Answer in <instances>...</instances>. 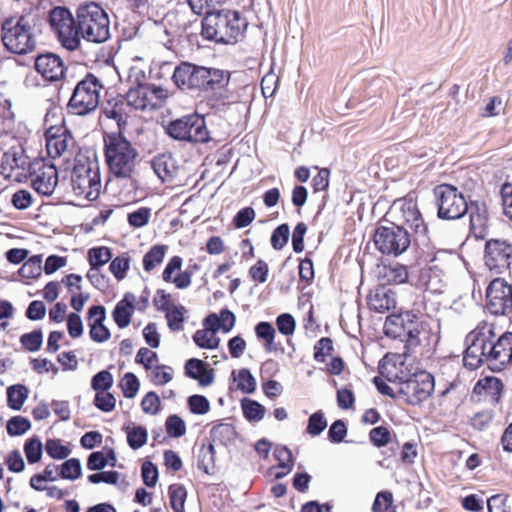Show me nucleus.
I'll return each mask as SVG.
<instances>
[{
	"label": "nucleus",
	"instance_id": "nucleus-1",
	"mask_svg": "<svg viewBox=\"0 0 512 512\" xmlns=\"http://www.w3.org/2000/svg\"><path fill=\"white\" fill-rule=\"evenodd\" d=\"M379 373L386 381L398 384V400L408 406H420L434 393V376L426 370H413L404 361L397 363L386 355L379 364Z\"/></svg>",
	"mask_w": 512,
	"mask_h": 512
},
{
	"label": "nucleus",
	"instance_id": "nucleus-2",
	"mask_svg": "<svg viewBox=\"0 0 512 512\" xmlns=\"http://www.w3.org/2000/svg\"><path fill=\"white\" fill-rule=\"evenodd\" d=\"M248 23L240 12L230 9L214 10L202 19V36L222 44H235L244 38Z\"/></svg>",
	"mask_w": 512,
	"mask_h": 512
},
{
	"label": "nucleus",
	"instance_id": "nucleus-3",
	"mask_svg": "<svg viewBox=\"0 0 512 512\" xmlns=\"http://www.w3.org/2000/svg\"><path fill=\"white\" fill-rule=\"evenodd\" d=\"M103 140L109 174L117 179L132 180L139 155L137 149L121 132L106 134ZM130 182L133 187V182Z\"/></svg>",
	"mask_w": 512,
	"mask_h": 512
},
{
	"label": "nucleus",
	"instance_id": "nucleus-4",
	"mask_svg": "<svg viewBox=\"0 0 512 512\" xmlns=\"http://www.w3.org/2000/svg\"><path fill=\"white\" fill-rule=\"evenodd\" d=\"M502 330L503 327L494 317H487L479 321L465 338L467 347L463 355L464 367L476 370L484 364L486 350Z\"/></svg>",
	"mask_w": 512,
	"mask_h": 512
},
{
	"label": "nucleus",
	"instance_id": "nucleus-5",
	"mask_svg": "<svg viewBox=\"0 0 512 512\" xmlns=\"http://www.w3.org/2000/svg\"><path fill=\"white\" fill-rule=\"evenodd\" d=\"M40 113L43 115L42 121L48 156L55 159L71 154L76 142L71 131L60 119L54 103L48 101L47 106L41 108Z\"/></svg>",
	"mask_w": 512,
	"mask_h": 512
},
{
	"label": "nucleus",
	"instance_id": "nucleus-6",
	"mask_svg": "<svg viewBox=\"0 0 512 512\" xmlns=\"http://www.w3.org/2000/svg\"><path fill=\"white\" fill-rule=\"evenodd\" d=\"M79 38L103 43L110 37V21L105 10L97 3L81 4L76 10Z\"/></svg>",
	"mask_w": 512,
	"mask_h": 512
},
{
	"label": "nucleus",
	"instance_id": "nucleus-7",
	"mask_svg": "<svg viewBox=\"0 0 512 512\" xmlns=\"http://www.w3.org/2000/svg\"><path fill=\"white\" fill-rule=\"evenodd\" d=\"M200 73L197 92L206 93L213 108H223L236 102L233 92L228 88L231 77L229 71L203 66Z\"/></svg>",
	"mask_w": 512,
	"mask_h": 512
},
{
	"label": "nucleus",
	"instance_id": "nucleus-8",
	"mask_svg": "<svg viewBox=\"0 0 512 512\" xmlns=\"http://www.w3.org/2000/svg\"><path fill=\"white\" fill-rule=\"evenodd\" d=\"M101 176L96 161L83 157L76 159L71 172V187L75 196L82 200L94 201L101 192Z\"/></svg>",
	"mask_w": 512,
	"mask_h": 512
},
{
	"label": "nucleus",
	"instance_id": "nucleus-9",
	"mask_svg": "<svg viewBox=\"0 0 512 512\" xmlns=\"http://www.w3.org/2000/svg\"><path fill=\"white\" fill-rule=\"evenodd\" d=\"M104 85L92 73H87L75 86L68 101L67 110L70 114L86 116L94 112L100 102V93Z\"/></svg>",
	"mask_w": 512,
	"mask_h": 512
},
{
	"label": "nucleus",
	"instance_id": "nucleus-10",
	"mask_svg": "<svg viewBox=\"0 0 512 512\" xmlns=\"http://www.w3.org/2000/svg\"><path fill=\"white\" fill-rule=\"evenodd\" d=\"M2 42L10 52L25 55L32 51V25L28 15L17 20L7 19L2 24Z\"/></svg>",
	"mask_w": 512,
	"mask_h": 512
},
{
	"label": "nucleus",
	"instance_id": "nucleus-11",
	"mask_svg": "<svg viewBox=\"0 0 512 512\" xmlns=\"http://www.w3.org/2000/svg\"><path fill=\"white\" fill-rule=\"evenodd\" d=\"M48 22L61 45L74 51L80 47L78 23L66 7L57 6L50 10Z\"/></svg>",
	"mask_w": 512,
	"mask_h": 512
},
{
	"label": "nucleus",
	"instance_id": "nucleus-12",
	"mask_svg": "<svg viewBox=\"0 0 512 512\" xmlns=\"http://www.w3.org/2000/svg\"><path fill=\"white\" fill-rule=\"evenodd\" d=\"M437 216L443 220L462 218L468 210V204L457 187L450 184L437 185L434 190Z\"/></svg>",
	"mask_w": 512,
	"mask_h": 512
},
{
	"label": "nucleus",
	"instance_id": "nucleus-13",
	"mask_svg": "<svg viewBox=\"0 0 512 512\" xmlns=\"http://www.w3.org/2000/svg\"><path fill=\"white\" fill-rule=\"evenodd\" d=\"M419 315L413 310L393 313L386 317L384 332L392 338L406 337L405 349L420 344Z\"/></svg>",
	"mask_w": 512,
	"mask_h": 512
},
{
	"label": "nucleus",
	"instance_id": "nucleus-14",
	"mask_svg": "<svg viewBox=\"0 0 512 512\" xmlns=\"http://www.w3.org/2000/svg\"><path fill=\"white\" fill-rule=\"evenodd\" d=\"M166 132L173 139L195 144L211 140L205 119L198 114H190L171 121Z\"/></svg>",
	"mask_w": 512,
	"mask_h": 512
},
{
	"label": "nucleus",
	"instance_id": "nucleus-15",
	"mask_svg": "<svg viewBox=\"0 0 512 512\" xmlns=\"http://www.w3.org/2000/svg\"><path fill=\"white\" fill-rule=\"evenodd\" d=\"M389 215L393 218L395 225L402 226V229L410 228L415 237L427 235L428 227L414 199L395 200L389 210Z\"/></svg>",
	"mask_w": 512,
	"mask_h": 512
},
{
	"label": "nucleus",
	"instance_id": "nucleus-16",
	"mask_svg": "<svg viewBox=\"0 0 512 512\" xmlns=\"http://www.w3.org/2000/svg\"><path fill=\"white\" fill-rule=\"evenodd\" d=\"M376 248L385 255L399 256L404 253L411 243L410 234L402 226H380L373 236Z\"/></svg>",
	"mask_w": 512,
	"mask_h": 512
},
{
	"label": "nucleus",
	"instance_id": "nucleus-17",
	"mask_svg": "<svg viewBox=\"0 0 512 512\" xmlns=\"http://www.w3.org/2000/svg\"><path fill=\"white\" fill-rule=\"evenodd\" d=\"M485 308L493 316L512 313V285L503 278L493 279L486 288Z\"/></svg>",
	"mask_w": 512,
	"mask_h": 512
},
{
	"label": "nucleus",
	"instance_id": "nucleus-18",
	"mask_svg": "<svg viewBox=\"0 0 512 512\" xmlns=\"http://www.w3.org/2000/svg\"><path fill=\"white\" fill-rule=\"evenodd\" d=\"M512 244L506 240L490 239L485 243L484 263L494 274H503L511 269Z\"/></svg>",
	"mask_w": 512,
	"mask_h": 512
},
{
	"label": "nucleus",
	"instance_id": "nucleus-19",
	"mask_svg": "<svg viewBox=\"0 0 512 512\" xmlns=\"http://www.w3.org/2000/svg\"><path fill=\"white\" fill-rule=\"evenodd\" d=\"M2 173L21 182L32 176V160L21 146H13L4 152L1 161Z\"/></svg>",
	"mask_w": 512,
	"mask_h": 512
},
{
	"label": "nucleus",
	"instance_id": "nucleus-20",
	"mask_svg": "<svg viewBox=\"0 0 512 512\" xmlns=\"http://www.w3.org/2000/svg\"><path fill=\"white\" fill-rule=\"evenodd\" d=\"M512 362V332L503 331L485 352V361L492 371H502Z\"/></svg>",
	"mask_w": 512,
	"mask_h": 512
},
{
	"label": "nucleus",
	"instance_id": "nucleus-21",
	"mask_svg": "<svg viewBox=\"0 0 512 512\" xmlns=\"http://www.w3.org/2000/svg\"><path fill=\"white\" fill-rule=\"evenodd\" d=\"M58 183L56 166L44 158H34V191L39 194L51 195Z\"/></svg>",
	"mask_w": 512,
	"mask_h": 512
},
{
	"label": "nucleus",
	"instance_id": "nucleus-22",
	"mask_svg": "<svg viewBox=\"0 0 512 512\" xmlns=\"http://www.w3.org/2000/svg\"><path fill=\"white\" fill-rule=\"evenodd\" d=\"M34 69L49 82L60 80L65 73L66 67L63 60L54 53H44L34 59Z\"/></svg>",
	"mask_w": 512,
	"mask_h": 512
},
{
	"label": "nucleus",
	"instance_id": "nucleus-23",
	"mask_svg": "<svg viewBox=\"0 0 512 512\" xmlns=\"http://www.w3.org/2000/svg\"><path fill=\"white\" fill-rule=\"evenodd\" d=\"M182 266V257L172 256L162 272V280L173 284L177 289L188 288L192 284L193 271L189 269L182 271Z\"/></svg>",
	"mask_w": 512,
	"mask_h": 512
},
{
	"label": "nucleus",
	"instance_id": "nucleus-24",
	"mask_svg": "<svg viewBox=\"0 0 512 512\" xmlns=\"http://www.w3.org/2000/svg\"><path fill=\"white\" fill-rule=\"evenodd\" d=\"M203 66L183 61L174 69L172 79L182 90L197 91Z\"/></svg>",
	"mask_w": 512,
	"mask_h": 512
},
{
	"label": "nucleus",
	"instance_id": "nucleus-25",
	"mask_svg": "<svg viewBox=\"0 0 512 512\" xmlns=\"http://www.w3.org/2000/svg\"><path fill=\"white\" fill-rule=\"evenodd\" d=\"M367 305L377 313L388 312L396 307V294L390 288L380 285L368 294Z\"/></svg>",
	"mask_w": 512,
	"mask_h": 512
},
{
	"label": "nucleus",
	"instance_id": "nucleus-26",
	"mask_svg": "<svg viewBox=\"0 0 512 512\" xmlns=\"http://www.w3.org/2000/svg\"><path fill=\"white\" fill-rule=\"evenodd\" d=\"M503 392L504 384L501 379L495 376L482 377L473 387L475 395L487 398L493 405L501 402Z\"/></svg>",
	"mask_w": 512,
	"mask_h": 512
},
{
	"label": "nucleus",
	"instance_id": "nucleus-27",
	"mask_svg": "<svg viewBox=\"0 0 512 512\" xmlns=\"http://www.w3.org/2000/svg\"><path fill=\"white\" fill-rule=\"evenodd\" d=\"M184 372L188 378L196 380L200 386H209L214 381V370L200 359L190 358L184 365Z\"/></svg>",
	"mask_w": 512,
	"mask_h": 512
},
{
	"label": "nucleus",
	"instance_id": "nucleus-28",
	"mask_svg": "<svg viewBox=\"0 0 512 512\" xmlns=\"http://www.w3.org/2000/svg\"><path fill=\"white\" fill-rule=\"evenodd\" d=\"M130 106L125 96L118 95L107 100L103 107V114L116 121L119 129L126 126L129 117Z\"/></svg>",
	"mask_w": 512,
	"mask_h": 512
},
{
	"label": "nucleus",
	"instance_id": "nucleus-29",
	"mask_svg": "<svg viewBox=\"0 0 512 512\" xmlns=\"http://www.w3.org/2000/svg\"><path fill=\"white\" fill-rule=\"evenodd\" d=\"M135 296L132 293H126L115 306L112 317L116 325L120 328H126L130 322L134 313Z\"/></svg>",
	"mask_w": 512,
	"mask_h": 512
},
{
	"label": "nucleus",
	"instance_id": "nucleus-30",
	"mask_svg": "<svg viewBox=\"0 0 512 512\" xmlns=\"http://www.w3.org/2000/svg\"><path fill=\"white\" fill-rule=\"evenodd\" d=\"M151 165L154 172L163 183L173 182L177 168L171 155L159 154L152 159Z\"/></svg>",
	"mask_w": 512,
	"mask_h": 512
},
{
	"label": "nucleus",
	"instance_id": "nucleus-31",
	"mask_svg": "<svg viewBox=\"0 0 512 512\" xmlns=\"http://www.w3.org/2000/svg\"><path fill=\"white\" fill-rule=\"evenodd\" d=\"M383 285H400L409 279L408 268L405 265L395 263L383 266L380 275Z\"/></svg>",
	"mask_w": 512,
	"mask_h": 512
},
{
	"label": "nucleus",
	"instance_id": "nucleus-32",
	"mask_svg": "<svg viewBox=\"0 0 512 512\" xmlns=\"http://www.w3.org/2000/svg\"><path fill=\"white\" fill-rule=\"evenodd\" d=\"M130 106L136 110H151L148 91L145 84H139L137 87L130 88L125 95Z\"/></svg>",
	"mask_w": 512,
	"mask_h": 512
},
{
	"label": "nucleus",
	"instance_id": "nucleus-33",
	"mask_svg": "<svg viewBox=\"0 0 512 512\" xmlns=\"http://www.w3.org/2000/svg\"><path fill=\"white\" fill-rule=\"evenodd\" d=\"M167 251L168 246L165 244L153 245L143 256V269L148 273L153 271L163 262Z\"/></svg>",
	"mask_w": 512,
	"mask_h": 512
},
{
	"label": "nucleus",
	"instance_id": "nucleus-34",
	"mask_svg": "<svg viewBox=\"0 0 512 512\" xmlns=\"http://www.w3.org/2000/svg\"><path fill=\"white\" fill-rule=\"evenodd\" d=\"M274 457L278 461L280 471L276 472L275 478L281 479L291 472L294 466L292 452L286 446H276L274 449Z\"/></svg>",
	"mask_w": 512,
	"mask_h": 512
},
{
	"label": "nucleus",
	"instance_id": "nucleus-35",
	"mask_svg": "<svg viewBox=\"0 0 512 512\" xmlns=\"http://www.w3.org/2000/svg\"><path fill=\"white\" fill-rule=\"evenodd\" d=\"M495 416V411L491 408L480 409L469 418V425L476 431H485L491 427Z\"/></svg>",
	"mask_w": 512,
	"mask_h": 512
},
{
	"label": "nucleus",
	"instance_id": "nucleus-36",
	"mask_svg": "<svg viewBox=\"0 0 512 512\" xmlns=\"http://www.w3.org/2000/svg\"><path fill=\"white\" fill-rule=\"evenodd\" d=\"M170 506L174 512H185L187 490L180 483L171 484L168 488Z\"/></svg>",
	"mask_w": 512,
	"mask_h": 512
},
{
	"label": "nucleus",
	"instance_id": "nucleus-37",
	"mask_svg": "<svg viewBox=\"0 0 512 512\" xmlns=\"http://www.w3.org/2000/svg\"><path fill=\"white\" fill-rule=\"evenodd\" d=\"M241 409L244 417L249 422H259L264 418L266 409L256 400L243 398L241 400Z\"/></svg>",
	"mask_w": 512,
	"mask_h": 512
},
{
	"label": "nucleus",
	"instance_id": "nucleus-38",
	"mask_svg": "<svg viewBox=\"0 0 512 512\" xmlns=\"http://www.w3.org/2000/svg\"><path fill=\"white\" fill-rule=\"evenodd\" d=\"M210 435L213 442L228 445L234 440L236 431L231 424L219 423L212 427Z\"/></svg>",
	"mask_w": 512,
	"mask_h": 512
},
{
	"label": "nucleus",
	"instance_id": "nucleus-39",
	"mask_svg": "<svg viewBox=\"0 0 512 512\" xmlns=\"http://www.w3.org/2000/svg\"><path fill=\"white\" fill-rule=\"evenodd\" d=\"M29 390L24 385H13L7 389V403L13 410L21 409Z\"/></svg>",
	"mask_w": 512,
	"mask_h": 512
},
{
	"label": "nucleus",
	"instance_id": "nucleus-40",
	"mask_svg": "<svg viewBox=\"0 0 512 512\" xmlns=\"http://www.w3.org/2000/svg\"><path fill=\"white\" fill-rule=\"evenodd\" d=\"M112 259L109 247L99 246L88 250V262L91 267H102Z\"/></svg>",
	"mask_w": 512,
	"mask_h": 512
},
{
	"label": "nucleus",
	"instance_id": "nucleus-41",
	"mask_svg": "<svg viewBox=\"0 0 512 512\" xmlns=\"http://www.w3.org/2000/svg\"><path fill=\"white\" fill-rule=\"evenodd\" d=\"M232 375L237 382V388L243 393L251 394L256 390V380L248 369H240L236 376L235 371H233Z\"/></svg>",
	"mask_w": 512,
	"mask_h": 512
},
{
	"label": "nucleus",
	"instance_id": "nucleus-42",
	"mask_svg": "<svg viewBox=\"0 0 512 512\" xmlns=\"http://www.w3.org/2000/svg\"><path fill=\"white\" fill-rule=\"evenodd\" d=\"M195 344L204 349H216L220 339L209 329H199L193 335Z\"/></svg>",
	"mask_w": 512,
	"mask_h": 512
},
{
	"label": "nucleus",
	"instance_id": "nucleus-43",
	"mask_svg": "<svg viewBox=\"0 0 512 512\" xmlns=\"http://www.w3.org/2000/svg\"><path fill=\"white\" fill-rule=\"evenodd\" d=\"M130 260V256L127 253H123L110 260L109 270L118 281L126 277L130 268Z\"/></svg>",
	"mask_w": 512,
	"mask_h": 512
},
{
	"label": "nucleus",
	"instance_id": "nucleus-44",
	"mask_svg": "<svg viewBox=\"0 0 512 512\" xmlns=\"http://www.w3.org/2000/svg\"><path fill=\"white\" fill-rule=\"evenodd\" d=\"M150 381L156 386H163L173 379V369L164 364H157L150 369Z\"/></svg>",
	"mask_w": 512,
	"mask_h": 512
},
{
	"label": "nucleus",
	"instance_id": "nucleus-45",
	"mask_svg": "<svg viewBox=\"0 0 512 512\" xmlns=\"http://www.w3.org/2000/svg\"><path fill=\"white\" fill-rule=\"evenodd\" d=\"M255 333L259 339L265 342V350L271 352L273 350V343L276 331L273 325L269 322L262 321L255 326Z\"/></svg>",
	"mask_w": 512,
	"mask_h": 512
},
{
	"label": "nucleus",
	"instance_id": "nucleus-46",
	"mask_svg": "<svg viewBox=\"0 0 512 512\" xmlns=\"http://www.w3.org/2000/svg\"><path fill=\"white\" fill-rule=\"evenodd\" d=\"M145 86L147 87L148 98L151 102V110L162 108L166 104L168 90L153 84H145Z\"/></svg>",
	"mask_w": 512,
	"mask_h": 512
},
{
	"label": "nucleus",
	"instance_id": "nucleus-47",
	"mask_svg": "<svg viewBox=\"0 0 512 512\" xmlns=\"http://www.w3.org/2000/svg\"><path fill=\"white\" fill-rule=\"evenodd\" d=\"M186 309L184 306L174 305L168 311L165 312V317L170 330L180 331L183 329V323L185 320L184 314Z\"/></svg>",
	"mask_w": 512,
	"mask_h": 512
},
{
	"label": "nucleus",
	"instance_id": "nucleus-48",
	"mask_svg": "<svg viewBox=\"0 0 512 512\" xmlns=\"http://www.w3.org/2000/svg\"><path fill=\"white\" fill-rule=\"evenodd\" d=\"M211 320H214V324L219 326L224 332H229L234 327L236 318L233 312L228 309H223L220 311L219 316L210 314L205 319V322H210Z\"/></svg>",
	"mask_w": 512,
	"mask_h": 512
},
{
	"label": "nucleus",
	"instance_id": "nucleus-49",
	"mask_svg": "<svg viewBox=\"0 0 512 512\" xmlns=\"http://www.w3.org/2000/svg\"><path fill=\"white\" fill-rule=\"evenodd\" d=\"M114 383L113 375L108 370H101L91 379V388L96 392L109 391Z\"/></svg>",
	"mask_w": 512,
	"mask_h": 512
},
{
	"label": "nucleus",
	"instance_id": "nucleus-50",
	"mask_svg": "<svg viewBox=\"0 0 512 512\" xmlns=\"http://www.w3.org/2000/svg\"><path fill=\"white\" fill-rule=\"evenodd\" d=\"M119 387L121 388L124 397L134 398L139 391L140 382L135 374L127 372L120 380Z\"/></svg>",
	"mask_w": 512,
	"mask_h": 512
},
{
	"label": "nucleus",
	"instance_id": "nucleus-51",
	"mask_svg": "<svg viewBox=\"0 0 512 512\" xmlns=\"http://www.w3.org/2000/svg\"><path fill=\"white\" fill-rule=\"evenodd\" d=\"M314 360L324 363L334 350L333 341L330 337H322L314 344Z\"/></svg>",
	"mask_w": 512,
	"mask_h": 512
},
{
	"label": "nucleus",
	"instance_id": "nucleus-52",
	"mask_svg": "<svg viewBox=\"0 0 512 512\" xmlns=\"http://www.w3.org/2000/svg\"><path fill=\"white\" fill-rule=\"evenodd\" d=\"M147 430L142 426H136L127 430L128 445L136 450L144 446L147 442Z\"/></svg>",
	"mask_w": 512,
	"mask_h": 512
},
{
	"label": "nucleus",
	"instance_id": "nucleus-53",
	"mask_svg": "<svg viewBox=\"0 0 512 512\" xmlns=\"http://www.w3.org/2000/svg\"><path fill=\"white\" fill-rule=\"evenodd\" d=\"M290 236V229L288 224L283 223L276 227L271 235V246L275 250H282L288 243Z\"/></svg>",
	"mask_w": 512,
	"mask_h": 512
},
{
	"label": "nucleus",
	"instance_id": "nucleus-54",
	"mask_svg": "<svg viewBox=\"0 0 512 512\" xmlns=\"http://www.w3.org/2000/svg\"><path fill=\"white\" fill-rule=\"evenodd\" d=\"M326 427L327 420L325 419L324 413L319 410L309 417L306 432L315 437L322 433Z\"/></svg>",
	"mask_w": 512,
	"mask_h": 512
},
{
	"label": "nucleus",
	"instance_id": "nucleus-55",
	"mask_svg": "<svg viewBox=\"0 0 512 512\" xmlns=\"http://www.w3.org/2000/svg\"><path fill=\"white\" fill-rule=\"evenodd\" d=\"M151 217V209L149 207H140L127 215V221L133 228H141L148 224Z\"/></svg>",
	"mask_w": 512,
	"mask_h": 512
},
{
	"label": "nucleus",
	"instance_id": "nucleus-56",
	"mask_svg": "<svg viewBox=\"0 0 512 512\" xmlns=\"http://www.w3.org/2000/svg\"><path fill=\"white\" fill-rule=\"evenodd\" d=\"M370 442L377 448L384 447L391 442V431L385 426H378L369 432Z\"/></svg>",
	"mask_w": 512,
	"mask_h": 512
},
{
	"label": "nucleus",
	"instance_id": "nucleus-57",
	"mask_svg": "<svg viewBox=\"0 0 512 512\" xmlns=\"http://www.w3.org/2000/svg\"><path fill=\"white\" fill-rule=\"evenodd\" d=\"M158 361V354L146 347L140 348L135 357V362L139 365H142L147 371L157 365Z\"/></svg>",
	"mask_w": 512,
	"mask_h": 512
},
{
	"label": "nucleus",
	"instance_id": "nucleus-58",
	"mask_svg": "<svg viewBox=\"0 0 512 512\" xmlns=\"http://www.w3.org/2000/svg\"><path fill=\"white\" fill-rule=\"evenodd\" d=\"M166 432L170 437L179 438L186 433L184 420L178 415H170L165 422Z\"/></svg>",
	"mask_w": 512,
	"mask_h": 512
},
{
	"label": "nucleus",
	"instance_id": "nucleus-59",
	"mask_svg": "<svg viewBox=\"0 0 512 512\" xmlns=\"http://www.w3.org/2000/svg\"><path fill=\"white\" fill-rule=\"evenodd\" d=\"M248 274L254 283H265L268 279L269 266L263 259H258L256 263L249 268Z\"/></svg>",
	"mask_w": 512,
	"mask_h": 512
},
{
	"label": "nucleus",
	"instance_id": "nucleus-60",
	"mask_svg": "<svg viewBox=\"0 0 512 512\" xmlns=\"http://www.w3.org/2000/svg\"><path fill=\"white\" fill-rule=\"evenodd\" d=\"M93 404L103 412H111L115 409L116 398L109 391L98 392L95 394Z\"/></svg>",
	"mask_w": 512,
	"mask_h": 512
},
{
	"label": "nucleus",
	"instance_id": "nucleus-61",
	"mask_svg": "<svg viewBox=\"0 0 512 512\" xmlns=\"http://www.w3.org/2000/svg\"><path fill=\"white\" fill-rule=\"evenodd\" d=\"M45 449L48 455L54 459H65L70 454V449L63 445L59 439H48Z\"/></svg>",
	"mask_w": 512,
	"mask_h": 512
},
{
	"label": "nucleus",
	"instance_id": "nucleus-62",
	"mask_svg": "<svg viewBox=\"0 0 512 512\" xmlns=\"http://www.w3.org/2000/svg\"><path fill=\"white\" fill-rule=\"evenodd\" d=\"M81 463L77 458L66 460L60 471V476L64 479L75 480L81 476Z\"/></svg>",
	"mask_w": 512,
	"mask_h": 512
},
{
	"label": "nucleus",
	"instance_id": "nucleus-63",
	"mask_svg": "<svg viewBox=\"0 0 512 512\" xmlns=\"http://www.w3.org/2000/svg\"><path fill=\"white\" fill-rule=\"evenodd\" d=\"M30 427V421L22 416H14L7 422V432L11 436L22 435L28 431Z\"/></svg>",
	"mask_w": 512,
	"mask_h": 512
},
{
	"label": "nucleus",
	"instance_id": "nucleus-64",
	"mask_svg": "<svg viewBox=\"0 0 512 512\" xmlns=\"http://www.w3.org/2000/svg\"><path fill=\"white\" fill-rule=\"evenodd\" d=\"M393 504V494L390 491L377 493L372 504V512H387Z\"/></svg>",
	"mask_w": 512,
	"mask_h": 512
}]
</instances>
